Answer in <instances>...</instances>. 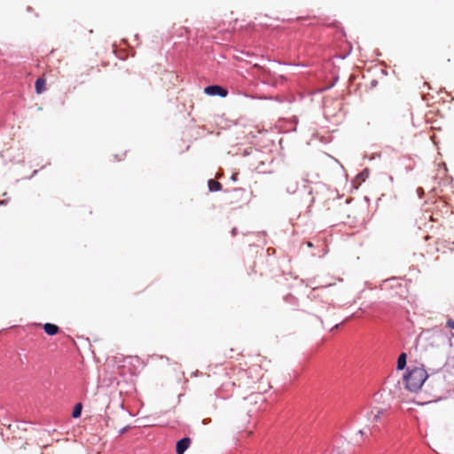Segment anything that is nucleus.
<instances>
[{
    "label": "nucleus",
    "instance_id": "obj_1",
    "mask_svg": "<svg viewBox=\"0 0 454 454\" xmlns=\"http://www.w3.org/2000/svg\"><path fill=\"white\" fill-rule=\"evenodd\" d=\"M428 378V373L423 367L408 368L403 376L405 388L416 393L422 387L424 382Z\"/></svg>",
    "mask_w": 454,
    "mask_h": 454
},
{
    "label": "nucleus",
    "instance_id": "obj_2",
    "mask_svg": "<svg viewBox=\"0 0 454 454\" xmlns=\"http://www.w3.org/2000/svg\"><path fill=\"white\" fill-rule=\"evenodd\" d=\"M204 93L208 96H218L224 98L228 95V90L219 84H212L204 88Z\"/></svg>",
    "mask_w": 454,
    "mask_h": 454
},
{
    "label": "nucleus",
    "instance_id": "obj_3",
    "mask_svg": "<svg viewBox=\"0 0 454 454\" xmlns=\"http://www.w3.org/2000/svg\"><path fill=\"white\" fill-rule=\"evenodd\" d=\"M309 181L308 180L307 176L302 177V183H303L302 186L304 189H308V195L310 197V200H309V202H310L309 206H310L316 200V197L314 194H318V192L320 191H323L325 189V184L318 183L316 184V188L308 187L307 184H309Z\"/></svg>",
    "mask_w": 454,
    "mask_h": 454
},
{
    "label": "nucleus",
    "instance_id": "obj_4",
    "mask_svg": "<svg viewBox=\"0 0 454 454\" xmlns=\"http://www.w3.org/2000/svg\"><path fill=\"white\" fill-rule=\"evenodd\" d=\"M191 438L188 436H184L179 439L176 443V454H184L191 445Z\"/></svg>",
    "mask_w": 454,
    "mask_h": 454
},
{
    "label": "nucleus",
    "instance_id": "obj_5",
    "mask_svg": "<svg viewBox=\"0 0 454 454\" xmlns=\"http://www.w3.org/2000/svg\"><path fill=\"white\" fill-rule=\"evenodd\" d=\"M298 181L293 175H289L286 177V191L289 194H294L298 190Z\"/></svg>",
    "mask_w": 454,
    "mask_h": 454
},
{
    "label": "nucleus",
    "instance_id": "obj_6",
    "mask_svg": "<svg viewBox=\"0 0 454 454\" xmlns=\"http://www.w3.org/2000/svg\"><path fill=\"white\" fill-rule=\"evenodd\" d=\"M44 332L49 336H54L59 332V327L51 323H45L43 326Z\"/></svg>",
    "mask_w": 454,
    "mask_h": 454
},
{
    "label": "nucleus",
    "instance_id": "obj_7",
    "mask_svg": "<svg viewBox=\"0 0 454 454\" xmlns=\"http://www.w3.org/2000/svg\"><path fill=\"white\" fill-rule=\"evenodd\" d=\"M407 364V355L406 353L403 352L399 355L397 363H396V370L402 371L406 367Z\"/></svg>",
    "mask_w": 454,
    "mask_h": 454
},
{
    "label": "nucleus",
    "instance_id": "obj_8",
    "mask_svg": "<svg viewBox=\"0 0 454 454\" xmlns=\"http://www.w3.org/2000/svg\"><path fill=\"white\" fill-rule=\"evenodd\" d=\"M46 82L43 78L36 79L35 88L37 94H41L45 90Z\"/></svg>",
    "mask_w": 454,
    "mask_h": 454
},
{
    "label": "nucleus",
    "instance_id": "obj_9",
    "mask_svg": "<svg viewBox=\"0 0 454 454\" xmlns=\"http://www.w3.org/2000/svg\"><path fill=\"white\" fill-rule=\"evenodd\" d=\"M190 34H191L190 29L185 27H180L179 28L176 29V35L180 38L188 40Z\"/></svg>",
    "mask_w": 454,
    "mask_h": 454
},
{
    "label": "nucleus",
    "instance_id": "obj_10",
    "mask_svg": "<svg viewBox=\"0 0 454 454\" xmlns=\"http://www.w3.org/2000/svg\"><path fill=\"white\" fill-rule=\"evenodd\" d=\"M207 185L210 192H215L222 190V184L214 179H209L207 181Z\"/></svg>",
    "mask_w": 454,
    "mask_h": 454
},
{
    "label": "nucleus",
    "instance_id": "obj_11",
    "mask_svg": "<svg viewBox=\"0 0 454 454\" xmlns=\"http://www.w3.org/2000/svg\"><path fill=\"white\" fill-rule=\"evenodd\" d=\"M82 404L81 403H78L74 405L73 411H72V417L74 419H78L82 415Z\"/></svg>",
    "mask_w": 454,
    "mask_h": 454
},
{
    "label": "nucleus",
    "instance_id": "obj_12",
    "mask_svg": "<svg viewBox=\"0 0 454 454\" xmlns=\"http://www.w3.org/2000/svg\"><path fill=\"white\" fill-rule=\"evenodd\" d=\"M369 174H370L369 169L368 168H364L362 172H360L356 176V178L359 179L362 182H364L368 178Z\"/></svg>",
    "mask_w": 454,
    "mask_h": 454
},
{
    "label": "nucleus",
    "instance_id": "obj_13",
    "mask_svg": "<svg viewBox=\"0 0 454 454\" xmlns=\"http://www.w3.org/2000/svg\"><path fill=\"white\" fill-rule=\"evenodd\" d=\"M328 26H333V27H336L340 31L341 36L346 35L343 27L340 26V23L338 22L337 20H333L332 23H329Z\"/></svg>",
    "mask_w": 454,
    "mask_h": 454
},
{
    "label": "nucleus",
    "instance_id": "obj_14",
    "mask_svg": "<svg viewBox=\"0 0 454 454\" xmlns=\"http://www.w3.org/2000/svg\"><path fill=\"white\" fill-rule=\"evenodd\" d=\"M384 410H378L376 414L373 415V421H378L380 419V416L383 414Z\"/></svg>",
    "mask_w": 454,
    "mask_h": 454
},
{
    "label": "nucleus",
    "instance_id": "obj_15",
    "mask_svg": "<svg viewBox=\"0 0 454 454\" xmlns=\"http://www.w3.org/2000/svg\"><path fill=\"white\" fill-rule=\"evenodd\" d=\"M390 282H394V283H396V285L401 286V285L398 283V278H390L385 279V280L383 281V284H384V285H386L387 283H390Z\"/></svg>",
    "mask_w": 454,
    "mask_h": 454
},
{
    "label": "nucleus",
    "instance_id": "obj_16",
    "mask_svg": "<svg viewBox=\"0 0 454 454\" xmlns=\"http://www.w3.org/2000/svg\"><path fill=\"white\" fill-rule=\"evenodd\" d=\"M357 434H360L361 436H363V435H367L368 434H372V432H371V429H360L357 432Z\"/></svg>",
    "mask_w": 454,
    "mask_h": 454
},
{
    "label": "nucleus",
    "instance_id": "obj_17",
    "mask_svg": "<svg viewBox=\"0 0 454 454\" xmlns=\"http://www.w3.org/2000/svg\"><path fill=\"white\" fill-rule=\"evenodd\" d=\"M446 325L450 329H454V320L449 319L446 323Z\"/></svg>",
    "mask_w": 454,
    "mask_h": 454
},
{
    "label": "nucleus",
    "instance_id": "obj_18",
    "mask_svg": "<svg viewBox=\"0 0 454 454\" xmlns=\"http://www.w3.org/2000/svg\"><path fill=\"white\" fill-rule=\"evenodd\" d=\"M129 426H126V427H124L121 428V429L119 430V435H122V434H124L128 431V429H129Z\"/></svg>",
    "mask_w": 454,
    "mask_h": 454
},
{
    "label": "nucleus",
    "instance_id": "obj_19",
    "mask_svg": "<svg viewBox=\"0 0 454 454\" xmlns=\"http://www.w3.org/2000/svg\"><path fill=\"white\" fill-rule=\"evenodd\" d=\"M231 179V181L236 182L238 180V173L232 174Z\"/></svg>",
    "mask_w": 454,
    "mask_h": 454
},
{
    "label": "nucleus",
    "instance_id": "obj_20",
    "mask_svg": "<svg viewBox=\"0 0 454 454\" xmlns=\"http://www.w3.org/2000/svg\"><path fill=\"white\" fill-rule=\"evenodd\" d=\"M417 192H418V194H419V196L420 198H421L422 194L424 193V192H423L422 188H418V189H417Z\"/></svg>",
    "mask_w": 454,
    "mask_h": 454
},
{
    "label": "nucleus",
    "instance_id": "obj_21",
    "mask_svg": "<svg viewBox=\"0 0 454 454\" xmlns=\"http://www.w3.org/2000/svg\"><path fill=\"white\" fill-rule=\"evenodd\" d=\"M237 233H238V231H237V228H233V229L231 230V235H232V236H236V235H237Z\"/></svg>",
    "mask_w": 454,
    "mask_h": 454
},
{
    "label": "nucleus",
    "instance_id": "obj_22",
    "mask_svg": "<svg viewBox=\"0 0 454 454\" xmlns=\"http://www.w3.org/2000/svg\"><path fill=\"white\" fill-rule=\"evenodd\" d=\"M306 245H307L308 247H313V244H312L311 241H307Z\"/></svg>",
    "mask_w": 454,
    "mask_h": 454
},
{
    "label": "nucleus",
    "instance_id": "obj_23",
    "mask_svg": "<svg viewBox=\"0 0 454 454\" xmlns=\"http://www.w3.org/2000/svg\"><path fill=\"white\" fill-rule=\"evenodd\" d=\"M288 299H294L293 295L292 294H288L285 297V300L286 301H288Z\"/></svg>",
    "mask_w": 454,
    "mask_h": 454
},
{
    "label": "nucleus",
    "instance_id": "obj_24",
    "mask_svg": "<svg viewBox=\"0 0 454 454\" xmlns=\"http://www.w3.org/2000/svg\"><path fill=\"white\" fill-rule=\"evenodd\" d=\"M445 364H446V363H442V365L439 367V369H437L435 372H439L440 370H442V368L443 366H445Z\"/></svg>",
    "mask_w": 454,
    "mask_h": 454
},
{
    "label": "nucleus",
    "instance_id": "obj_25",
    "mask_svg": "<svg viewBox=\"0 0 454 454\" xmlns=\"http://www.w3.org/2000/svg\"><path fill=\"white\" fill-rule=\"evenodd\" d=\"M36 173H37V170H34V171H33V173H32V175H31V176H30L29 178H31V177H33L34 176H35V175H36Z\"/></svg>",
    "mask_w": 454,
    "mask_h": 454
},
{
    "label": "nucleus",
    "instance_id": "obj_26",
    "mask_svg": "<svg viewBox=\"0 0 454 454\" xmlns=\"http://www.w3.org/2000/svg\"><path fill=\"white\" fill-rule=\"evenodd\" d=\"M339 325H340L339 324H336V325L332 328V330H333V329H338V328H339Z\"/></svg>",
    "mask_w": 454,
    "mask_h": 454
},
{
    "label": "nucleus",
    "instance_id": "obj_27",
    "mask_svg": "<svg viewBox=\"0 0 454 454\" xmlns=\"http://www.w3.org/2000/svg\"><path fill=\"white\" fill-rule=\"evenodd\" d=\"M114 158L117 160H121V159L118 158V154H115L114 155Z\"/></svg>",
    "mask_w": 454,
    "mask_h": 454
},
{
    "label": "nucleus",
    "instance_id": "obj_28",
    "mask_svg": "<svg viewBox=\"0 0 454 454\" xmlns=\"http://www.w3.org/2000/svg\"><path fill=\"white\" fill-rule=\"evenodd\" d=\"M5 201L4 200H0V205H5Z\"/></svg>",
    "mask_w": 454,
    "mask_h": 454
},
{
    "label": "nucleus",
    "instance_id": "obj_29",
    "mask_svg": "<svg viewBox=\"0 0 454 454\" xmlns=\"http://www.w3.org/2000/svg\"><path fill=\"white\" fill-rule=\"evenodd\" d=\"M346 57H347V54H346V55H344V56H340V59H346Z\"/></svg>",
    "mask_w": 454,
    "mask_h": 454
},
{
    "label": "nucleus",
    "instance_id": "obj_30",
    "mask_svg": "<svg viewBox=\"0 0 454 454\" xmlns=\"http://www.w3.org/2000/svg\"><path fill=\"white\" fill-rule=\"evenodd\" d=\"M400 381H397L395 387H399Z\"/></svg>",
    "mask_w": 454,
    "mask_h": 454
},
{
    "label": "nucleus",
    "instance_id": "obj_31",
    "mask_svg": "<svg viewBox=\"0 0 454 454\" xmlns=\"http://www.w3.org/2000/svg\"><path fill=\"white\" fill-rule=\"evenodd\" d=\"M31 10H32V8H31V7H27V12H30Z\"/></svg>",
    "mask_w": 454,
    "mask_h": 454
},
{
    "label": "nucleus",
    "instance_id": "obj_32",
    "mask_svg": "<svg viewBox=\"0 0 454 454\" xmlns=\"http://www.w3.org/2000/svg\"><path fill=\"white\" fill-rule=\"evenodd\" d=\"M135 38H136L137 40H138V35H137H137H135Z\"/></svg>",
    "mask_w": 454,
    "mask_h": 454
}]
</instances>
